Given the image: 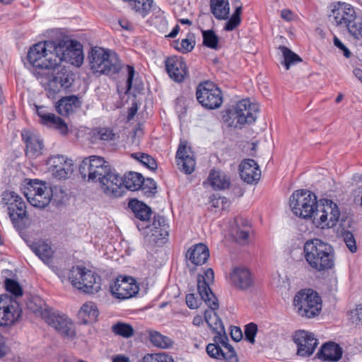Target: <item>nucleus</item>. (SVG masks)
Wrapping results in <instances>:
<instances>
[{
    "label": "nucleus",
    "instance_id": "f257e3e1",
    "mask_svg": "<svg viewBox=\"0 0 362 362\" xmlns=\"http://www.w3.org/2000/svg\"><path fill=\"white\" fill-rule=\"evenodd\" d=\"M27 57L33 71L42 78L48 76L52 67H59L62 62L80 66L84 59L82 45L68 39L36 43L29 49Z\"/></svg>",
    "mask_w": 362,
    "mask_h": 362
},
{
    "label": "nucleus",
    "instance_id": "f03ea898",
    "mask_svg": "<svg viewBox=\"0 0 362 362\" xmlns=\"http://www.w3.org/2000/svg\"><path fill=\"white\" fill-rule=\"evenodd\" d=\"M303 254L307 263L317 272L329 269L334 266L333 247L321 240H308L303 247Z\"/></svg>",
    "mask_w": 362,
    "mask_h": 362
},
{
    "label": "nucleus",
    "instance_id": "7ed1b4c3",
    "mask_svg": "<svg viewBox=\"0 0 362 362\" xmlns=\"http://www.w3.org/2000/svg\"><path fill=\"white\" fill-rule=\"evenodd\" d=\"M88 59L90 69L100 75H113L121 68L117 54L109 49L95 47L89 53Z\"/></svg>",
    "mask_w": 362,
    "mask_h": 362
},
{
    "label": "nucleus",
    "instance_id": "20e7f679",
    "mask_svg": "<svg viewBox=\"0 0 362 362\" xmlns=\"http://www.w3.org/2000/svg\"><path fill=\"white\" fill-rule=\"evenodd\" d=\"M57 67H52L49 71L48 76L45 78H39L33 71H31L40 84L45 87L49 98H54L62 89L66 90L70 88L74 81V74L65 66L54 73Z\"/></svg>",
    "mask_w": 362,
    "mask_h": 362
},
{
    "label": "nucleus",
    "instance_id": "39448f33",
    "mask_svg": "<svg viewBox=\"0 0 362 362\" xmlns=\"http://www.w3.org/2000/svg\"><path fill=\"white\" fill-rule=\"evenodd\" d=\"M68 276L71 284L84 293H95L100 289V277L86 267H73Z\"/></svg>",
    "mask_w": 362,
    "mask_h": 362
},
{
    "label": "nucleus",
    "instance_id": "423d86ee",
    "mask_svg": "<svg viewBox=\"0 0 362 362\" xmlns=\"http://www.w3.org/2000/svg\"><path fill=\"white\" fill-rule=\"evenodd\" d=\"M317 206L316 196L309 190H297L290 198V206L293 213L303 218L314 219Z\"/></svg>",
    "mask_w": 362,
    "mask_h": 362
},
{
    "label": "nucleus",
    "instance_id": "0eeeda50",
    "mask_svg": "<svg viewBox=\"0 0 362 362\" xmlns=\"http://www.w3.org/2000/svg\"><path fill=\"white\" fill-rule=\"evenodd\" d=\"M110 165L103 157L90 156L85 158L79 165V173L88 182H99L104 176L108 175Z\"/></svg>",
    "mask_w": 362,
    "mask_h": 362
},
{
    "label": "nucleus",
    "instance_id": "6e6552de",
    "mask_svg": "<svg viewBox=\"0 0 362 362\" xmlns=\"http://www.w3.org/2000/svg\"><path fill=\"white\" fill-rule=\"evenodd\" d=\"M293 305L300 315L308 318L318 315L322 308L320 297L312 289H303L298 292L294 297Z\"/></svg>",
    "mask_w": 362,
    "mask_h": 362
},
{
    "label": "nucleus",
    "instance_id": "1a4fd4ad",
    "mask_svg": "<svg viewBox=\"0 0 362 362\" xmlns=\"http://www.w3.org/2000/svg\"><path fill=\"white\" fill-rule=\"evenodd\" d=\"M28 202L35 207L45 208L53 195L52 189L46 182L37 180H30L23 192Z\"/></svg>",
    "mask_w": 362,
    "mask_h": 362
},
{
    "label": "nucleus",
    "instance_id": "9d476101",
    "mask_svg": "<svg viewBox=\"0 0 362 362\" xmlns=\"http://www.w3.org/2000/svg\"><path fill=\"white\" fill-rule=\"evenodd\" d=\"M339 217L340 211L337 205L331 200L325 199L315 208L313 223L318 227L331 228L337 224Z\"/></svg>",
    "mask_w": 362,
    "mask_h": 362
},
{
    "label": "nucleus",
    "instance_id": "9b49d317",
    "mask_svg": "<svg viewBox=\"0 0 362 362\" xmlns=\"http://www.w3.org/2000/svg\"><path fill=\"white\" fill-rule=\"evenodd\" d=\"M198 102L205 108H218L223 103L222 92L214 83L209 81L201 83L197 88Z\"/></svg>",
    "mask_w": 362,
    "mask_h": 362
},
{
    "label": "nucleus",
    "instance_id": "f8f14e48",
    "mask_svg": "<svg viewBox=\"0 0 362 362\" xmlns=\"http://www.w3.org/2000/svg\"><path fill=\"white\" fill-rule=\"evenodd\" d=\"M214 343L206 347L207 354L212 358L227 362H238L239 359L233 347L228 344L227 336L214 337Z\"/></svg>",
    "mask_w": 362,
    "mask_h": 362
},
{
    "label": "nucleus",
    "instance_id": "ddd939ff",
    "mask_svg": "<svg viewBox=\"0 0 362 362\" xmlns=\"http://www.w3.org/2000/svg\"><path fill=\"white\" fill-rule=\"evenodd\" d=\"M22 310L16 300L8 295L0 296V326H9L17 321Z\"/></svg>",
    "mask_w": 362,
    "mask_h": 362
},
{
    "label": "nucleus",
    "instance_id": "4468645a",
    "mask_svg": "<svg viewBox=\"0 0 362 362\" xmlns=\"http://www.w3.org/2000/svg\"><path fill=\"white\" fill-rule=\"evenodd\" d=\"M214 279V273L212 269H207L204 275H199L197 278V290L201 299L203 300L206 305L213 308H218V302L217 298L211 291L209 284L212 283Z\"/></svg>",
    "mask_w": 362,
    "mask_h": 362
},
{
    "label": "nucleus",
    "instance_id": "2eb2a0df",
    "mask_svg": "<svg viewBox=\"0 0 362 362\" xmlns=\"http://www.w3.org/2000/svg\"><path fill=\"white\" fill-rule=\"evenodd\" d=\"M45 322L64 337L72 339L76 335L74 325L66 315L52 311Z\"/></svg>",
    "mask_w": 362,
    "mask_h": 362
},
{
    "label": "nucleus",
    "instance_id": "dca6fc26",
    "mask_svg": "<svg viewBox=\"0 0 362 362\" xmlns=\"http://www.w3.org/2000/svg\"><path fill=\"white\" fill-rule=\"evenodd\" d=\"M136 280L131 276H119L110 286L112 294L119 299L132 298L139 292Z\"/></svg>",
    "mask_w": 362,
    "mask_h": 362
},
{
    "label": "nucleus",
    "instance_id": "f3484780",
    "mask_svg": "<svg viewBox=\"0 0 362 362\" xmlns=\"http://www.w3.org/2000/svg\"><path fill=\"white\" fill-rule=\"evenodd\" d=\"M48 170L57 179H66L74 171L72 160L62 155L52 156L47 160Z\"/></svg>",
    "mask_w": 362,
    "mask_h": 362
},
{
    "label": "nucleus",
    "instance_id": "a211bd4d",
    "mask_svg": "<svg viewBox=\"0 0 362 362\" xmlns=\"http://www.w3.org/2000/svg\"><path fill=\"white\" fill-rule=\"evenodd\" d=\"M329 18L337 25L353 27L350 23L356 20V13L350 4L339 2L332 6Z\"/></svg>",
    "mask_w": 362,
    "mask_h": 362
},
{
    "label": "nucleus",
    "instance_id": "6ab92c4d",
    "mask_svg": "<svg viewBox=\"0 0 362 362\" xmlns=\"http://www.w3.org/2000/svg\"><path fill=\"white\" fill-rule=\"evenodd\" d=\"M258 105L251 103L249 99L240 100L235 107L234 118L240 125L251 124L257 118Z\"/></svg>",
    "mask_w": 362,
    "mask_h": 362
},
{
    "label": "nucleus",
    "instance_id": "aec40b11",
    "mask_svg": "<svg viewBox=\"0 0 362 362\" xmlns=\"http://www.w3.org/2000/svg\"><path fill=\"white\" fill-rule=\"evenodd\" d=\"M2 201L8 205V214L12 222L22 219L26 214L25 204L16 192L6 191L2 194Z\"/></svg>",
    "mask_w": 362,
    "mask_h": 362
},
{
    "label": "nucleus",
    "instance_id": "412c9836",
    "mask_svg": "<svg viewBox=\"0 0 362 362\" xmlns=\"http://www.w3.org/2000/svg\"><path fill=\"white\" fill-rule=\"evenodd\" d=\"M293 341L298 347L297 354L303 357L311 356L318 344L314 334L305 330L296 331Z\"/></svg>",
    "mask_w": 362,
    "mask_h": 362
},
{
    "label": "nucleus",
    "instance_id": "4be33fe9",
    "mask_svg": "<svg viewBox=\"0 0 362 362\" xmlns=\"http://www.w3.org/2000/svg\"><path fill=\"white\" fill-rule=\"evenodd\" d=\"M99 183L103 191L107 196L119 197H122L124 192L122 177L115 171H112L111 168L108 170V175L104 176Z\"/></svg>",
    "mask_w": 362,
    "mask_h": 362
},
{
    "label": "nucleus",
    "instance_id": "5701e85b",
    "mask_svg": "<svg viewBox=\"0 0 362 362\" xmlns=\"http://www.w3.org/2000/svg\"><path fill=\"white\" fill-rule=\"evenodd\" d=\"M178 168L185 174H191L195 169L196 162L191 148L185 141H181L176 153Z\"/></svg>",
    "mask_w": 362,
    "mask_h": 362
},
{
    "label": "nucleus",
    "instance_id": "b1692460",
    "mask_svg": "<svg viewBox=\"0 0 362 362\" xmlns=\"http://www.w3.org/2000/svg\"><path fill=\"white\" fill-rule=\"evenodd\" d=\"M22 139L26 145L25 154L30 158H36L42 154L43 140L37 134L28 130H23Z\"/></svg>",
    "mask_w": 362,
    "mask_h": 362
},
{
    "label": "nucleus",
    "instance_id": "393cba45",
    "mask_svg": "<svg viewBox=\"0 0 362 362\" xmlns=\"http://www.w3.org/2000/svg\"><path fill=\"white\" fill-rule=\"evenodd\" d=\"M142 228L145 229V234L148 237L149 241L153 243H158V240L168 236L169 226L163 216H158L155 218L152 226L146 225Z\"/></svg>",
    "mask_w": 362,
    "mask_h": 362
},
{
    "label": "nucleus",
    "instance_id": "a878e982",
    "mask_svg": "<svg viewBox=\"0 0 362 362\" xmlns=\"http://www.w3.org/2000/svg\"><path fill=\"white\" fill-rule=\"evenodd\" d=\"M165 69L173 80L177 83L182 82L187 74V66L182 57H168L165 61Z\"/></svg>",
    "mask_w": 362,
    "mask_h": 362
},
{
    "label": "nucleus",
    "instance_id": "bb28decb",
    "mask_svg": "<svg viewBox=\"0 0 362 362\" xmlns=\"http://www.w3.org/2000/svg\"><path fill=\"white\" fill-rule=\"evenodd\" d=\"M240 176L248 184H252L259 180L261 171L256 161L253 159H245L239 165Z\"/></svg>",
    "mask_w": 362,
    "mask_h": 362
},
{
    "label": "nucleus",
    "instance_id": "cd10ccee",
    "mask_svg": "<svg viewBox=\"0 0 362 362\" xmlns=\"http://www.w3.org/2000/svg\"><path fill=\"white\" fill-rule=\"evenodd\" d=\"M186 259H189L195 265L204 264L209 257V250L206 245L202 243L192 245L185 255Z\"/></svg>",
    "mask_w": 362,
    "mask_h": 362
},
{
    "label": "nucleus",
    "instance_id": "c85d7f7f",
    "mask_svg": "<svg viewBox=\"0 0 362 362\" xmlns=\"http://www.w3.org/2000/svg\"><path fill=\"white\" fill-rule=\"evenodd\" d=\"M230 279L234 286L242 290L250 288L253 282L250 272L244 267L235 268L230 274Z\"/></svg>",
    "mask_w": 362,
    "mask_h": 362
},
{
    "label": "nucleus",
    "instance_id": "c756f323",
    "mask_svg": "<svg viewBox=\"0 0 362 362\" xmlns=\"http://www.w3.org/2000/svg\"><path fill=\"white\" fill-rule=\"evenodd\" d=\"M207 182L214 190H225L230 186V177L224 172L215 169L210 171Z\"/></svg>",
    "mask_w": 362,
    "mask_h": 362
},
{
    "label": "nucleus",
    "instance_id": "7c9ffc66",
    "mask_svg": "<svg viewBox=\"0 0 362 362\" xmlns=\"http://www.w3.org/2000/svg\"><path fill=\"white\" fill-rule=\"evenodd\" d=\"M341 347L334 342L325 343L317 353L319 358L329 361H337L341 358Z\"/></svg>",
    "mask_w": 362,
    "mask_h": 362
},
{
    "label": "nucleus",
    "instance_id": "2f4dec72",
    "mask_svg": "<svg viewBox=\"0 0 362 362\" xmlns=\"http://www.w3.org/2000/svg\"><path fill=\"white\" fill-rule=\"evenodd\" d=\"M249 223L243 218L235 220V225L230 230V235L235 242L240 244H245L249 237L250 233Z\"/></svg>",
    "mask_w": 362,
    "mask_h": 362
},
{
    "label": "nucleus",
    "instance_id": "473e14b6",
    "mask_svg": "<svg viewBox=\"0 0 362 362\" xmlns=\"http://www.w3.org/2000/svg\"><path fill=\"white\" fill-rule=\"evenodd\" d=\"M31 250L45 264H49L54 251L51 245L45 242H37L30 245Z\"/></svg>",
    "mask_w": 362,
    "mask_h": 362
},
{
    "label": "nucleus",
    "instance_id": "72a5a7b5",
    "mask_svg": "<svg viewBox=\"0 0 362 362\" xmlns=\"http://www.w3.org/2000/svg\"><path fill=\"white\" fill-rule=\"evenodd\" d=\"M99 315L97 306L93 302L84 303L78 313V319L83 324L95 322Z\"/></svg>",
    "mask_w": 362,
    "mask_h": 362
},
{
    "label": "nucleus",
    "instance_id": "f704fd0d",
    "mask_svg": "<svg viewBox=\"0 0 362 362\" xmlns=\"http://www.w3.org/2000/svg\"><path fill=\"white\" fill-rule=\"evenodd\" d=\"M210 7L216 18L226 20L228 18L230 13L228 0H210Z\"/></svg>",
    "mask_w": 362,
    "mask_h": 362
},
{
    "label": "nucleus",
    "instance_id": "c9c22d12",
    "mask_svg": "<svg viewBox=\"0 0 362 362\" xmlns=\"http://www.w3.org/2000/svg\"><path fill=\"white\" fill-rule=\"evenodd\" d=\"M79 105L80 100L75 95H71L59 100L56 108L60 115H67L73 112L74 107H78Z\"/></svg>",
    "mask_w": 362,
    "mask_h": 362
},
{
    "label": "nucleus",
    "instance_id": "e433bc0d",
    "mask_svg": "<svg viewBox=\"0 0 362 362\" xmlns=\"http://www.w3.org/2000/svg\"><path fill=\"white\" fill-rule=\"evenodd\" d=\"M40 122L43 125L58 129L62 134H65L68 132L67 125L64 120L51 112H48L45 115L40 119Z\"/></svg>",
    "mask_w": 362,
    "mask_h": 362
},
{
    "label": "nucleus",
    "instance_id": "4c0bfd02",
    "mask_svg": "<svg viewBox=\"0 0 362 362\" xmlns=\"http://www.w3.org/2000/svg\"><path fill=\"white\" fill-rule=\"evenodd\" d=\"M129 206L137 218L144 223L148 221L151 215V210L146 204L138 200H132Z\"/></svg>",
    "mask_w": 362,
    "mask_h": 362
},
{
    "label": "nucleus",
    "instance_id": "58836bf2",
    "mask_svg": "<svg viewBox=\"0 0 362 362\" xmlns=\"http://www.w3.org/2000/svg\"><path fill=\"white\" fill-rule=\"evenodd\" d=\"M142 181H144V177L141 174L135 172H129L122 177L124 190L125 189L131 191L140 189L142 185Z\"/></svg>",
    "mask_w": 362,
    "mask_h": 362
},
{
    "label": "nucleus",
    "instance_id": "ea45409f",
    "mask_svg": "<svg viewBox=\"0 0 362 362\" xmlns=\"http://www.w3.org/2000/svg\"><path fill=\"white\" fill-rule=\"evenodd\" d=\"M27 306L29 310L35 315L41 316L45 320L46 315H49L52 312V310L47 308L45 302L38 296L32 298L28 302Z\"/></svg>",
    "mask_w": 362,
    "mask_h": 362
},
{
    "label": "nucleus",
    "instance_id": "a19ab883",
    "mask_svg": "<svg viewBox=\"0 0 362 362\" xmlns=\"http://www.w3.org/2000/svg\"><path fill=\"white\" fill-rule=\"evenodd\" d=\"M148 335L150 341L155 346L161 349H168L173 344V341L157 331L148 330Z\"/></svg>",
    "mask_w": 362,
    "mask_h": 362
},
{
    "label": "nucleus",
    "instance_id": "79ce46f5",
    "mask_svg": "<svg viewBox=\"0 0 362 362\" xmlns=\"http://www.w3.org/2000/svg\"><path fill=\"white\" fill-rule=\"evenodd\" d=\"M131 6L136 13L145 17L148 15L153 6V0H129Z\"/></svg>",
    "mask_w": 362,
    "mask_h": 362
},
{
    "label": "nucleus",
    "instance_id": "37998d69",
    "mask_svg": "<svg viewBox=\"0 0 362 362\" xmlns=\"http://www.w3.org/2000/svg\"><path fill=\"white\" fill-rule=\"evenodd\" d=\"M279 49L281 51L284 56V60L282 64L284 65L286 70H288L291 66L302 61L301 58L298 54L285 46H279Z\"/></svg>",
    "mask_w": 362,
    "mask_h": 362
},
{
    "label": "nucleus",
    "instance_id": "c03bdc74",
    "mask_svg": "<svg viewBox=\"0 0 362 362\" xmlns=\"http://www.w3.org/2000/svg\"><path fill=\"white\" fill-rule=\"evenodd\" d=\"M112 331L116 335L124 338H129L134 335V329L133 327L125 322H117L112 325Z\"/></svg>",
    "mask_w": 362,
    "mask_h": 362
},
{
    "label": "nucleus",
    "instance_id": "a18cd8bd",
    "mask_svg": "<svg viewBox=\"0 0 362 362\" xmlns=\"http://www.w3.org/2000/svg\"><path fill=\"white\" fill-rule=\"evenodd\" d=\"M203 44L211 49L218 48V37L211 30H202Z\"/></svg>",
    "mask_w": 362,
    "mask_h": 362
},
{
    "label": "nucleus",
    "instance_id": "49530a36",
    "mask_svg": "<svg viewBox=\"0 0 362 362\" xmlns=\"http://www.w3.org/2000/svg\"><path fill=\"white\" fill-rule=\"evenodd\" d=\"M242 12V6H236L235 10L230 18L226 23L224 29L227 31H231L238 27L241 21L240 15Z\"/></svg>",
    "mask_w": 362,
    "mask_h": 362
},
{
    "label": "nucleus",
    "instance_id": "de8ad7c7",
    "mask_svg": "<svg viewBox=\"0 0 362 362\" xmlns=\"http://www.w3.org/2000/svg\"><path fill=\"white\" fill-rule=\"evenodd\" d=\"M132 156L151 170H155L157 168L155 159L148 154L139 152L133 153Z\"/></svg>",
    "mask_w": 362,
    "mask_h": 362
},
{
    "label": "nucleus",
    "instance_id": "09e8293b",
    "mask_svg": "<svg viewBox=\"0 0 362 362\" xmlns=\"http://www.w3.org/2000/svg\"><path fill=\"white\" fill-rule=\"evenodd\" d=\"M93 137L95 139L107 141L114 139L115 134L109 128H98L93 132Z\"/></svg>",
    "mask_w": 362,
    "mask_h": 362
},
{
    "label": "nucleus",
    "instance_id": "8fccbe9b",
    "mask_svg": "<svg viewBox=\"0 0 362 362\" xmlns=\"http://www.w3.org/2000/svg\"><path fill=\"white\" fill-rule=\"evenodd\" d=\"M5 288L6 291L15 296H20L23 294V291L19 284L13 279H6L5 281Z\"/></svg>",
    "mask_w": 362,
    "mask_h": 362
},
{
    "label": "nucleus",
    "instance_id": "3c124183",
    "mask_svg": "<svg viewBox=\"0 0 362 362\" xmlns=\"http://www.w3.org/2000/svg\"><path fill=\"white\" fill-rule=\"evenodd\" d=\"M257 330V325L253 322H250L245 327V338L252 344L255 342V338Z\"/></svg>",
    "mask_w": 362,
    "mask_h": 362
},
{
    "label": "nucleus",
    "instance_id": "603ef678",
    "mask_svg": "<svg viewBox=\"0 0 362 362\" xmlns=\"http://www.w3.org/2000/svg\"><path fill=\"white\" fill-rule=\"evenodd\" d=\"M344 241L351 252H355L357 250V246L355 238L352 233L346 231L343 234Z\"/></svg>",
    "mask_w": 362,
    "mask_h": 362
},
{
    "label": "nucleus",
    "instance_id": "864d4df0",
    "mask_svg": "<svg viewBox=\"0 0 362 362\" xmlns=\"http://www.w3.org/2000/svg\"><path fill=\"white\" fill-rule=\"evenodd\" d=\"M350 24L353 27L347 26L349 31L355 37L362 35V21L361 18L356 17V20L351 21Z\"/></svg>",
    "mask_w": 362,
    "mask_h": 362
},
{
    "label": "nucleus",
    "instance_id": "5fc2aeb1",
    "mask_svg": "<svg viewBox=\"0 0 362 362\" xmlns=\"http://www.w3.org/2000/svg\"><path fill=\"white\" fill-rule=\"evenodd\" d=\"M141 189L145 191L146 194H152L156 192V183L151 178L144 179L142 181V185Z\"/></svg>",
    "mask_w": 362,
    "mask_h": 362
},
{
    "label": "nucleus",
    "instance_id": "6e6d98bb",
    "mask_svg": "<svg viewBox=\"0 0 362 362\" xmlns=\"http://www.w3.org/2000/svg\"><path fill=\"white\" fill-rule=\"evenodd\" d=\"M211 329L216 334L214 337L227 336L223 324L219 317H217V321L214 322V326Z\"/></svg>",
    "mask_w": 362,
    "mask_h": 362
},
{
    "label": "nucleus",
    "instance_id": "4d7b16f0",
    "mask_svg": "<svg viewBox=\"0 0 362 362\" xmlns=\"http://www.w3.org/2000/svg\"><path fill=\"white\" fill-rule=\"evenodd\" d=\"M210 310H207L205 311L204 313V318L208 324L209 327L211 328L212 326H214V323L215 321H217V317H218L215 312L216 309H213L210 307H209Z\"/></svg>",
    "mask_w": 362,
    "mask_h": 362
},
{
    "label": "nucleus",
    "instance_id": "13d9d810",
    "mask_svg": "<svg viewBox=\"0 0 362 362\" xmlns=\"http://www.w3.org/2000/svg\"><path fill=\"white\" fill-rule=\"evenodd\" d=\"M200 300L195 298L194 294L189 293L186 296V303L190 309H196L199 307Z\"/></svg>",
    "mask_w": 362,
    "mask_h": 362
},
{
    "label": "nucleus",
    "instance_id": "bf43d9fd",
    "mask_svg": "<svg viewBox=\"0 0 362 362\" xmlns=\"http://www.w3.org/2000/svg\"><path fill=\"white\" fill-rule=\"evenodd\" d=\"M334 44L337 47L343 52L344 57L349 58L351 56V52L349 49L337 37H334Z\"/></svg>",
    "mask_w": 362,
    "mask_h": 362
},
{
    "label": "nucleus",
    "instance_id": "052dcab7",
    "mask_svg": "<svg viewBox=\"0 0 362 362\" xmlns=\"http://www.w3.org/2000/svg\"><path fill=\"white\" fill-rule=\"evenodd\" d=\"M351 317L356 324L362 323V305H359L351 312Z\"/></svg>",
    "mask_w": 362,
    "mask_h": 362
},
{
    "label": "nucleus",
    "instance_id": "680f3d73",
    "mask_svg": "<svg viewBox=\"0 0 362 362\" xmlns=\"http://www.w3.org/2000/svg\"><path fill=\"white\" fill-rule=\"evenodd\" d=\"M151 362H173V360L165 354H158L151 357Z\"/></svg>",
    "mask_w": 362,
    "mask_h": 362
},
{
    "label": "nucleus",
    "instance_id": "e2e57ef3",
    "mask_svg": "<svg viewBox=\"0 0 362 362\" xmlns=\"http://www.w3.org/2000/svg\"><path fill=\"white\" fill-rule=\"evenodd\" d=\"M194 48V42L190 41L188 39H183L180 43V47L178 48L179 50L182 52H189Z\"/></svg>",
    "mask_w": 362,
    "mask_h": 362
},
{
    "label": "nucleus",
    "instance_id": "0e129e2a",
    "mask_svg": "<svg viewBox=\"0 0 362 362\" xmlns=\"http://www.w3.org/2000/svg\"><path fill=\"white\" fill-rule=\"evenodd\" d=\"M127 74H128V77H127V90H129L132 88L135 71H134V68L130 65L127 66Z\"/></svg>",
    "mask_w": 362,
    "mask_h": 362
},
{
    "label": "nucleus",
    "instance_id": "69168bd1",
    "mask_svg": "<svg viewBox=\"0 0 362 362\" xmlns=\"http://www.w3.org/2000/svg\"><path fill=\"white\" fill-rule=\"evenodd\" d=\"M230 336L234 341H239L243 338V333L241 329L238 327H231Z\"/></svg>",
    "mask_w": 362,
    "mask_h": 362
},
{
    "label": "nucleus",
    "instance_id": "338daca9",
    "mask_svg": "<svg viewBox=\"0 0 362 362\" xmlns=\"http://www.w3.org/2000/svg\"><path fill=\"white\" fill-rule=\"evenodd\" d=\"M281 16L286 21H289L293 18V13L290 10L284 9L281 11Z\"/></svg>",
    "mask_w": 362,
    "mask_h": 362
},
{
    "label": "nucleus",
    "instance_id": "774afa93",
    "mask_svg": "<svg viewBox=\"0 0 362 362\" xmlns=\"http://www.w3.org/2000/svg\"><path fill=\"white\" fill-rule=\"evenodd\" d=\"M6 346L5 345L4 337L0 334V357L5 354Z\"/></svg>",
    "mask_w": 362,
    "mask_h": 362
}]
</instances>
